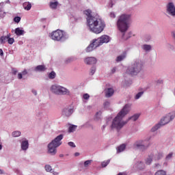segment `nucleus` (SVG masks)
Listing matches in <instances>:
<instances>
[{
    "label": "nucleus",
    "instance_id": "f257e3e1",
    "mask_svg": "<svg viewBox=\"0 0 175 175\" xmlns=\"http://www.w3.org/2000/svg\"><path fill=\"white\" fill-rule=\"evenodd\" d=\"M91 13H92L91 10L84 11V14L88 16V25L91 32L96 34L103 32V29L106 27L105 21L102 18H100L99 16L96 15L95 16H92Z\"/></svg>",
    "mask_w": 175,
    "mask_h": 175
},
{
    "label": "nucleus",
    "instance_id": "f03ea898",
    "mask_svg": "<svg viewBox=\"0 0 175 175\" xmlns=\"http://www.w3.org/2000/svg\"><path fill=\"white\" fill-rule=\"evenodd\" d=\"M131 110V106L128 104L124 106L123 109L118 113L117 116L113 119L112 124L111 126V129H116L117 131H120L121 129L128 122L122 121L124 118L129 111Z\"/></svg>",
    "mask_w": 175,
    "mask_h": 175
},
{
    "label": "nucleus",
    "instance_id": "7ed1b4c3",
    "mask_svg": "<svg viewBox=\"0 0 175 175\" xmlns=\"http://www.w3.org/2000/svg\"><path fill=\"white\" fill-rule=\"evenodd\" d=\"M129 24H131V14H123L120 16L117 25L120 32H126L129 28Z\"/></svg>",
    "mask_w": 175,
    "mask_h": 175
},
{
    "label": "nucleus",
    "instance_id": "20e7f679",
    "mask_svg": "<svg viewBox=\"0 0 175 175\" xmlns=\"http://www.w3.org/2000/svg\"><path fill=\"white\" fill-rule=\"evenodd\" d=\"M63 139L64 135L60 134L49 143L48 145V152L51 155H55L57 154V147H59L62 144L61 140Z\"/></svg>",
    "mask_w": 175,
    "mask_h": 175
},
{
    "label": "nucleus",
    "instance_id": "39448f33",
    "mask_svg": "<svg viewBox=\"0 0 175 175\" xmlns=\"http://www.w3.org/2000/svg\"><path fill=\"white\" fill-rule=\"evenodd\" d=\"M143 69V64L139 62H135L126 70V73L131 76H136Z\"/></svg>",
    "mask_w": 175,
    "mask_h": 175
},
{
    "label": "nucleus",
    "instance_id": "423d86ee",
    "mask_svg": "<svg viewBox=\"0 0 175 175\" xmlns=\"http://www.w3.org/2000/svg\"><path fill=\"white\" fill-rule=\"evenodd\" d=\"M49 36L51 39H52V40H55L56 42H61L62 40H66V39H68L66 33L59 29L53 31L51 33L49 34Z\"/></svg>",
    "mask_w": 175,
    "mask_h": 175
},
{
    "label": "nucleus",
    "instance_id": "0eeeda50",
    "mask_svg": "<svg viewBox=\"0 0 175 175\" xmlns=\"http://www.w3.org/2000/svg\"><path fill=\"white\" fill-rule=\"evenodd\" d=\"M175 117L174 113H170L165 117L161 120L159 124H156L152 129V132H155V131H158L159 128H161V125H166V124H169L172 120H174Z\"/></svg>",
    "mask_w": 175,
    "mask_h": 175
},
{
    "label": "nucleus",
    "instance_id": "6e6552de",
    "mask_svg": "<svg viewBox=\"0 0 175 175\" xmlns=\"http://www.w3.org/2000/svg\"><path fill=\"white\" fill-rule=\"evenodd\" d=\"M51 91L53 94H56V95H66V94H69L68 89L58 85H53L51 88Z\"/></svg>",
    "mask_w": 175,
    "mask_h": 175
},
{
    "label": "nucleus",
    "instance_id": "1a4fd4ad",
    "mask_svg": "<svg viewBox=\"0 0 175 175\" xmlns=\"http://www.w3.org/2000/svg\"><path fill=\"white\" fill-rule=\"evenodd\" d=\"M149 146V141H137L133 144L134 148H136L137 150H140L141 151H144L145 150H147V148H148Z\"/></svg>",
    "mask_w": 175,
    "mask_h": 175
},
{
    "label": "nucleus",
    "instance_id": "9d476101",
    "mask_svg": "<svg viewBox=\"0 0 175 175\" xmlns=\"http://www.w3.org/2000/svg\"><path fill=\"white\" fill-rule=\"evenodd\" d=\"M167 13L170 14V16H172V17L175 16V6L173 3H168L167 4Z\"/></svg>",
    "mask_w": 175,
    "mask_h": 175
},
{
    "label": "nucleus",
    "instance_id": "9b49d317",
    "mask_svg": "<svg viewBox=\"0 0 175 175\" xmlns=\"http://www.w3.org/2000/svg\"><path fill=\"white\" fill-rule=\"evenodd\" d=\"M85 64L87 65H94L96 64V58L95 57H87L84 60Z\"/></svg>",
    "mask_w": 175,
    "mask_h": 175
},
{
    "label": "nucleus",
    "instance_id": "f8f14e48",
    "mask_svg": "<svg viewBox=\"0 0 175 175\" xmlns=\"http://www.w3.org/2000/svg\"><path fill=\"white\" fill-rule=\"evenodd\" d=\"M98 42H100L101 44H103V43H109V42H110V38L108 36H102L98 38Z\"/></svg>",
    "mask_w": 175,
    "mask_h": 175
},
{
    "label": "nucleus",
    "instance_id": "ddd939ff",
    "mask_svg": "<svg viewBox=\"0 0 175 175\" xmlns=\"http://www.w3.org/2000/svg\"><path fill=\"white\" fill-rule=\"evenodd\" d=\"M72 113H73V109H68V108H65L62 111L63 116H66V117H70Z\"/></svg>",
    "mask_w": 175,
    "mask_h": 175
},
{
    "label": "nucleus",
    "instance_id": "4468645a",
    "mask_svg": "<svg viewBox=\"0 0 175 175\" xmlns=\"http://www.w3.org/2000/svg\"><path fill=\"white\" fill-rule=\"evenodd\" d=\"M114 94V90L111 88L105 90V96L107 98H110V96H113Z\"/></svg>",
    "mask_w": 175,
    "mask_h": 175
},
{
    "label": "nucleus",
    "instance_id": "2eb2a0df",
    "mask_svg": "<svg viewBox=\"0 0 175 175\" xmlns=\"http://www.w3.org/2000/svg\"><path fill=\"white\" fill-rule=\"evenodd\" d=\"M46 69H47L46 68V66H44V65H39V66H37L34 68V70H35V72H44V70H46Z\"/></svg>",
    "mask_w": 175,
    "mask_h": 175
},
{
    "label": "nucleus",
    "instance_id": "dca6fc26",
    "mask_svg": "<svg viewBox=\"0 0 175 175\" xmlns=\"http://www.w3.org/2000/svg\"><path fill=\"white\" fill-rule=\"evenodd\" d=\"M91 44L93 45L94 49H96V47H99V46L102 45L100 41H99V38L93 40L92 43H91Z\"/></svg>",
    "mask_w": 175,
    "mask_h": 175
},
{
    "label": "nucleus",
    "instance_id": "f3484780",
    "mask_svg": "<svg viewBox=\"0 0 175 175\" xmlns=\"http://www.w3.org/2000/svg\"><path fill=\"white\" fill-rule=\"evenodd\" d=\"M28 146H29V144H28V141L25 140V141H23L21 143V148L23 150H28Z\"/></svg>",
    "mask_w": 175,
    "mask_h": 175
},
{
    "label": "nucleus",
    "instance_id": "a211bd4d",
    "mask_svg": "<svg viewBox=\"0 0 175 175\" xmlns=\"http://www.w3.org/2000/svg\"><path fill=\"white\" fill-rule=\"evenodd\" d=\"M125 58H126V53H124L122 55L118 56L116 58V62H121V61L125 59Z\"/></svg>",
    "mask_w": 175,
    "mask_h": 175
},
{
    "label": "nucleus",
    "instance_id": "6ab92c4d",
    "mask_svg": "<svg viewBox=\"0 0 175 175\" xmlns=\"http://www.w3.org/2000/svg\"><path fill=\"white\" fill-rule=\"evenodd\" d=\"M10 38V34H8L7 36H3L0 38V43H6L8 42V39Z\"/></svg>",
    "mask_w": 175,
    "mask_h": 175
},
{
    "label": "nucleus",
    "instance_id": "aec40b11",
    "mask_svg": "<svg viewBox=\"0 0 175 175\" xmlns=\"http://www.w3.org/2000/svg\"><path fill=\"white\" fill-rule=\"evenodd\" d=\"M23 8L25 10H31V8H32V4L29 2H25L23 3Z\"/></svg>",
    "mask_w": 175,
    "mask_h": 175
},
{
    "label": "nucleus",
    "instance_id": "412c9836",
    "mask_svg": "<svg viewBox=\"0 0 175 175\" xmlns=\"http://www.w3.org/2000/svg\"><path fill=\"white\" fill-rule=\"evenodd\" d=\"M15 33L17 36H21V35H24V30L21 29L20 27H17L15 29Z\"/></svg>",
    "mask_w": 175,
    "mask_h": 175
},
{
    "label": "nucleus",
    "instance_id": "4be33fe9",
    "mask_svg": "<svg viewBox=\"0 0 175 175\" xmlns=\"http://www.w3.org/2000/svg\"><path fill=\"white\" fill-rule=\"evenodd\" d=\"M161 158H163V152H159L154 155L155 161H159V159H161Z\"/></svg>",
    "mask_w": 175,
    "mask_h": 175
},
{
    "label": "nucleus",
    "instance_id": "5701e85b",
    "mask_svg": "<svg viewBox=\"0 0 175 175\" xmlns=\"http://www.w3.org/2000/svg\"><path fill=\"white\" fill-rule=\"evenodd\" d=\"M58 5H59L58 1H51L49 3V6L51 9H57V7L58 6Z\"/></svg>",
    "mask_w": 175,
    "mask_h": 175
},
{
    "label": "nucleus",
    "instance_id": "b1692460",
    "mask_svg": "<svg viewBox=\"0 0 175 175\" xmlns=\"http://www.w3.org/2000/svg\"><path fill=\"white\" fill-rule=\"evenodd\" d=\"M126 147V146L124 144L120 145L117 148V152H122V151H124V150H125Z\"/></svg>",
    "mask_w": 175,
    "mask_h": 175
},
{
    "label": "nucleus",
    "instance_id": "393cba45",
    "mask_svg": "<svg viewBox=\"0 0 175 175\" xmlns=\"http://www.w3.org/2000/svg\"><path fill=\"white\" fill-rule=\"evenodd\" d=\"M25 75H28V72L27 71V70H24L21 73H18V79H19V80H21V79H23V76H25Z\"/></svg>",
    "mask_w": 175,
    "mask_h": 175
},
{
    "label": "nucleus",
    "instance_id": "a878e982",
    "mask_svg": "<svg viewBox=\"0 0 175 175\" xmlns=\"http://www.w3.org/2000/svg\"><path fill=\"white\" fill-rule=\"evenodd\" d=\"M77 128V126H76V125H71V126H69L68 132L70 133H72V132H75V131H76Z\"/></svg>",
    "mask_w": 175,
    "mask_h": 175
},
{
    "label": "nucleus",
    "instance_id": "bb28decb",
    "mask_svg": "<svg viewBox=\"0 0 175 175\" xmlns=\"http://www.w3.org/2000/svg\"><path fill=\"white\" fill-rule=\"evenodd\" d=\"M94 45L90 44L87 48H86V52L87 53H90L91 51H92L93 50H94Z\"/></svg>",
    "mask_w": 175,
    "mask_h": 175
},
{
    "label": "nucleus",
    "instance_id": "cd10ccee",
    "mask_svg": "<svg viewBox=\"0 0 175 175\" xmlns=\"http://www.w3.org/2000/svg\"><path fill=\"white\" fill-rule=\"evenodd\" d=\"M139 117H140V114L137 113V114H135L134 116H133L132 117H131L129 120H132L133 121H136V120H137Z\"/></svg>",
    "mask_w": 175,
    "mask_h": 175
},
{
    "label": "nucleus",
    "instance_id": "c85d7f7f",
    "mask_svg": "<svg viewBox=\"0 0 175 175\" xmlns=\"http://www.w3.org/2000/svg\"><path fill=\"white\" fill-rule=\"evenodd\" d=\"M21 132L20 131H14L12 133V136L14 137H18V136H21Z\"/></svg>",
    "mask_w": 175,
    "mask_h": 175
},
{
    "label": "nucleus",
    "instance_id": "c756f323",
    "mask_svg": "<svg viewBox=\"0 0 175 175\" xmlns=\"http://www.w3.org/2000/svg\"><path fill=\"white\" fill-rule=\"evenodd\" d=\"M151 162H152V156H149L146 161V165H151Z\"/></svg>",
    "mask_w": 175,
    "mask_h": 175
},
{
    "label": "nucleus",
    "instance_id": "7c9ffc66",
    "mask_svg": "<svg viewBox=\"0 0 175 175\" xmlns=\"http://www.w3.org/2000/svg\"><path fill=\"white\" fill-rule=\"evenodd\" d=\"M143 49H144V50H145V51H150V50H151V46L150 45L144 44L143 46Z\"/></svg>",
    "mask_w": 175,
    "mask_h": 175
},
{
    "label": "nucleus",
    "instance_id": "2f4dec72",
    "mask_svg": "<svg viewBox=\"0 0 175 175\" xmlns=\"http://www.w3.org/2000/svg\"><path fill=\"white\" fill-rule=\"evenodd\" d=\"M55 72L54 71H52L49 75V79H55Z\"/></svg>",
    "mask_w": 175,
    "mask_h": 175
},
{
    "label": "nucleus",
    "instance_id": "473e14b6",
    "mask_svg": "<svg viewBox=\"0 0 175 175\" xmlns=\"http://www.w3.org/2000/svg\"><path fill=\"white\" fill-rule=\"evenodd\" d=\"M143 94H144V92H138L135 97V99H139L141 97H142V95H143Z\"/></svg>",
    "mask_w": 175,
    "mask_h": 175
},
{
    "label": "nucleus",
    "instance_id": "72a5a7b5",
    "mask_svg": "<svg viewBox=\"0 0 175 175\" xmlns=\"http://www.w3.org/2000/svg\"><path fill=\"white\" fill-rule=\"evenodd\" d=\"M172 157H173V152H170L166 156L165 161H170V159H172Z\"/></svg>",
    "mask_w": 175,
    "mask_h": 175
},
{
    "label": "nucleus",
    "instance_id": "f704fd0d",
    "mask_svg": "<svg viewBox=\"0 0 175 175\" xmlns=\"http://www.w3.org/2000/svg\"><path fill=\"white\" fill-rule=\"evenodd\" d=\"M95 72H96V68L92 67L90 69V76H92L93 75H94Z\"/></svg>",
    "mask_w": 175,
    "mask_h": 175
},
{
    "label": "nucleus",
    "instance_id": "c9c22d12",
    "mask_svg": "<svg viewBox=\"0 0 175 175\" xmlns=\"http://www.w3.org/2000/svg\"><path fill=\"white\" fill-rule=\"evenodd\" d=\"M8 42L9 44H13V43H14V38L9 37L8 39Z\"/></svg>",
    "mask_w": 175,
    "mask_h": 175
},
{
    "label": "nucleus",
    "instance_id": "e433bc0d",
    "mask_svg": "<svg viewBox=\"0 0 175 175\" xmlns=\"http://www.w3.org/2000/svg\"><path fill=\"white\" fill-rule=\"evenodd\" d=\"M44 167H45L46 172H51V170H53L50 165H46Z\"/></svg>",
    "mask_w": 175,
    "mask_h": 175
},
{
    "label": "nucleus",
    "instance_id": "4c0bfd02",
    "mask_svg": "<svg viewBox=\"0 0 175 175\" xmlns=\"http://www.w3.org/2000/svg\"><path fill=\"white\" fill-rule=\"evenodd\" d=\"M109 163H110V160H107V161H103L102 163V167H106V166H107V165H109Z\"/></svg>",
    "mask_w": 175,
    "mask_h": 175
},
{
    "label": "nucleus",
    "instance_id": "58836bf2",
    "mask_svg": "<svg viewBox=\"0 0 175 175\" xmlns=\"http://www.w3.org/2000/svg\"><path fill=\"white\" fill-rule=\"evenodd\" d=\"M14 23H18L19 21H21V18L20 16H15L14 18Z\"/></svg>",
    "mask_w": 175,
    "mask_h": 175
},
{
    "label": "nucleus",
    "instance_id": "ea45409f",
    "mask_svg": "<svg viewBox=\"0 0 175 175\" xmlns=\"http://www.w3.org/2000/svg\"><path fill=\"white\" fill-rule=\"evenodd\" d=\"M91 162H92V161H91V160L85 161L84 162V166H85V167H87V166H88V165H91Z\"/></svg>",
    "mask_w": 175,
    "mask_h": 175
},
{
    "label": "nucleus",
    "instance_id": "a19ab883",
    "mask_svg": "<svg viewBox=\"0 0 175 175\" xmlns=\"http://www.w3.org/2000/svg\"><path fill=\"white\" fill-rule=\"evenodd\" d=\"M83 99H85L86 100L90 99V94H83Z\"/></svg>",
    "mask_w": 175,
    "mask_h": 175
},
{
    "label": "nucleus",
    "instance_id": "79ce46f5",
    "mask_svg": "<svg viewBox=\"0 0 175 175\" xmlns=\"http://www.w3.org/2000/svg\"><path fill=\"white\" fill-rule=\"evenodd\" d=\"M68 146H70V147H76V145L75 144V143L70 142H68Z\"/></svg>",
    "mask_w": 175,
    "mask_h": 175
},
{
    "label": "nucleus",
    "instance_id": "37998d69",
    "mask_svg": "<svg viewBox=\"0 0 175 175\" xmlns=\"http://www.w3.org/2000/svg\"><path fill=\"white\" fill-rule=\"evenodd\" d=\"M110 17H111L112 18H116V14H114L113 12H111L110 14Z\"/></svg>",
    "mask_w": 175,
    "mask_h": 175
},
{
    "label": "nucleus",
    "instance_id": "c03bdc74",
    "mask_svg": "<svg viewBox=\"0 0 175 175\" xmlns=\"http://www.w3.org/2000/svg\"><path fill=\"white\" fill-rule=\"evenodd\" d=\"M0 55L3 57V51L1 49H0Z\"/></svg>",
    "mask_w": 175,
    "mask_h": 175
},
{
    "label": "nucleus",
    "instance_id": "a18cd8bd",
    "mask_svg": "<svg viewBox=\"0 0 175 175\" xmlns=\"http://www.w3.org/2000/svg\"><path fill=\"white\" fill-rule=\"evenodd\" d=\"M109 105H110V103H109V101H107L104 103V106L106 107V106H109Z\"/></svg>",
    "mask_w": 175,
    "mask_h": 175
},
{
    "label": "nucleus",
    "instance_id": "49530a36",
    "mask_svg": "<svg viewBox=\"0 0 175 175\" xmlns=\"http://www.w3.org/2000/svg\"><path fill=\"white\" fill-rule=\"evenodd\" d=\"M118 175H126L125 172H120Z\"/></svg>",
    "mask_w": 175,
    "mask_h": 175
},
{
    "label": "nucleus",
    "instance_id": "de8ad7c7",
    "mask_svg": "<svg viewBox=\"0 0 175 175\" xmlns=\"http://www.w3.org/2000/svg\"><path fill=\"white\" fill-rule=\"evenodd\" d=\"M13 75H17V70H13Z\"/></svg>",
    "mask_w": 175,
    "mask_h": 175
},
{
    "label": "nucleus",
    "instance_id": "09e8293b",
    "mask_svg": "<svg viewBox=\"0 0 175 175\" xmlns=\"http://www.w3.org/2000/svg\"><path fill=\"white\" fill-rule=\"evenodd\" d=\"M32 93L34 94V95H37V92H36V90H32Z\"/></svg>",
    "mask_w": 175,
    "mask_h": 175
},
{
    "label": "nucleus",
    "instance_id": "8fccbe9b",
    "mask_svg": "<svg viewBox=\"0 0 175 175\" xmlns=\"http://www.w3.org/2000/svg\"><path fill=\"white\" fill-rule=\"evenodd\" d=\"M79 155H80V153H79V152L75 153V157H79Z\"/></svg>",
    "mask_w": 175,
    "mask_h": 175
},
{
    "label": "nucleus",
    "instance_id": "3c124183",
    "mask_svg": "<svg viewBox=\"0 0 175 175\" xmlns=\"http://www.w3.org/2000/svg\"><path fill=\"white\" fill-rule=\"evenodd\" d=\"M111 72H112V73H115V72H116V68H113L111 70Z\"/></svg>",
    "mask_w": 175,
    "mask_h": 175
},
{
    "label": "nucleus",
    "instance_id": "603ef678",
    "mask_svg": "<svg viewBox=\"0 0 175 175\" xmlns=\"http://www.w3.org/2000/svg\"><path fill=\"white\" fill-rule=\"evenodd\" d=\"M3 174V171H2V170H0V174Z\"/></svg>",
    "mask_w": 175,
    "mask_h": 175
},
{
    "label": "nucleus",
    "instance_id": "864d4df0",
    "mask_svg": "<svg viewBox=\"0 0 175 175\" xmlns=\"http://www.w3.org/2000/svg\"><path fill=\"white\" fill-rule=\"evenodd\" d=\"M53 175H58V172H53Z\"/></svg>",
    "mask_w": 175,
    "mask_h": 175
},
{
    "label": "nucleus",
    "instance_id": "5fc2aeb1",
    "mask_svg": "<svg viewBox=\"0 0 175 175\" xmlns=\"http://www.w3.org/2000/svg\"><path fill=\"white\" fill-rule=\"evenodd\" d=\"M5 14H6V12H3V17H5Z\"/></svg>",
    "mask_w": 175,
    "mask_h": 175
},
{
    "label": "nucleus",
    "instance_id": "6e6d98bb",
    "mask_svg": "<svg viewBox=\"0 0 175 175\" xmlns=\"http://www.w3.org/2000/svg\"><path fill=\"white\" fill-rule=\"evenodd\" d=\"M0 150H2V145L0 144Z\"/></svg>",
    "mask_w": 175,
    "mask_h": 175
},
{
    "label": "nucleus",
    "instance_id": "4d7b16f0",
    "mask_svg": "<svg viewBox=\"0 0 175 175\" xmlns=\"http://www.w3.org/2000/svg\"><path fill=\"white\" fill-rule=\"evenodd\" d=\"M98 114H100V112H97L96 116H98Z\"/></svg>",
    "mask_w": 175,
    "mask_h": 175
},
{
    "label": "nucleus",
    "instance_id": "13d9d810",
    "mask_svg": "<svg viewBox=\"0 0 175 175\" xmlns=\"http://www.w3.org/2000/svg\"><path fill=\"white\" fill-rule=\"evenodd\" d=\"M103 129H105V128H106V126H103Z\"/></svg>",
    "mask_w": 175,
    "mask_h": 175
},
{
    "label": "nucleus",
    "instance_id": "bf43d9fd",
    "mask_svg": "<svg viewBox=\"0 0 175 175\" xmlns=\"http://www.w3.org/2000/svg\"><path fill=\"white\" fill-rule=\"evenodd\" d=\"M59 157H64V155L63 154H60Z\"/></svg>",
    "mask_w": 175,
    "mask_h": 175
},
{
    "label": "nucleus",
    "instance_id": "052dcab7",
    "mask_svg": "<svg viewBox=\"0 0 175 175\" xmlns=\"http://www.w3.org/2000/svg\"><path fill=\"white\" fill-rule=\"evenodd\" d=\"M140 165H143V163H142V162H140Z\"/></svg>",
    "mask_w": 175,
    "mask_h": 175
}]
</instances>
